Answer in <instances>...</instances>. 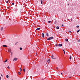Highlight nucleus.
Listing matches in <instances>:
<instances>
[{
    "label": "nucleus",
    "mask_w": 80,
    "mask_h": 80,
    "mask_svg": "<svg viewBox=\"0 0 80 80\" xmlns=\"http://www.w3.org/2000/svg\"><path fill=\"white\" fill-rule=\"evenodd\" d=\"M42 37L43 38H44L45 37V35H44V33H42Z\"/></svg>",
    "instance_id": "423d86ee"
},
{
    "label": "nucleus",
    "mask_w": 80,
    "mask_h": 80,
    "mask_svg": "<svg viewBox=\"0 0 80 80\" xmlns=\"http://www.w3.org/2000/svg\"><path fill=\"white\" fill-rule=\"evenodd\" d=\"M8 52H10V53H11V49L9 48L8 50Z\"/></svg>",
    "instance_id": "20e7f679"
},
{
    "label": "nucleus",
    "mask_w": 80,
    "mask_h": 80,
    "mask_svg": "<svg viewBox=\"0 0 80 80\" xmlns=\"http://www.w3.org/2000/svg\"><path fill=\"white\" fill-rule=\"evenodd\" d=\"M22 48H20V50H22Z\"/></svg>",
    "instance_id": "b1692460"
},
{
    "label": "nucleus",
    "mask_w": 80,
    "mask_h": 80,
    "mask_svg": "<svg viewBox=\"0 0 80 80\" xmlns=\"http://www.w3.org/2000/svg\"><path fill=\"white\" fill-rule=\"evenodd\" d=\"M80 29H79L77 31V33H78V32H80Z\"/></svg>",
    "instance_id": "9b49d317"
},
{
    "label": "nucleus",
    "mask_w": 80,
    "mask_h": 80,
    "mask_svg": "<svg viewBox=\"0 0 80 80\" xmlns=\"http://www.w3.org/2000/svg\"><path fill=\"white\" fill-rule=\"evenodd\" d=\"M78 42H80V40H78Z\"/></svg>",
    "instance_id": "e433bc0d"
},
{
    "label": "nucleus",
    "mask_w": 80,
    "mask_h": 80,
    "mask_svg": "<svg viewBox=\"0 0 80 80\" xmlns=\"http://www.w3.org/2000/svg\"><path fill=\"white\" fill-rule=\"evenodd\" d=\"M56 28H57V29H59V27L57 26V27H56Z\"/></svg>",
    "instance_id": "f8f14e48"
},
{
    "label": "nucleus",
    "mask_w": 80,
    "mask_h": 80,
    "mask_svg": "<svg viewBox=\"0 0 80 80\" xmlns=\"http://www.w3.org/2000/svg\"><path fill=\"white\" fill-rule=\"evenodd\" d=\"M6 77H7V78H8V77H9L8 75H7L6 76Z\"/></svg>",
    "instance_id": "412c9836"
},
{
    "label": "nucleus",
    "mask_w": 80,
    "mask_h": 80,
    "mask_svg": "<svg viewBox=\"0 0 80 80\" xmlns=\"http://www.w3.org/2000/svg\"><path fill=\"white\" fill-rule=\"evenodd\" d=\"M42 80H44V79H43V78H42Z\"/></svg>",
    "instance_id": "58836bf2"
},
{
    "label": "nucleus",
    "mask_w": 80,
    "mask_h": 80,
    "mask_svg": "<svg viewBox=\"0 0 80 80\" xmlns=\"http://www.w3.org/2000/svg\"><path fill=\"white\" fill-rule=\"evenodd\" d=\"M2 46L4 47H7V46L6 45H3Z\"/></svg>",
    "instance_id": "6e6552de"
},
{
    "label": "nucleus",
    "mask_w": 80,
    "mask_h": 80,
    "mask_svg": "<svg viewBox=\"0 0 80 80\" xmlns=\"http://www.w3.org/2000/svg\"><path fill=\"white\" fill-rule=\"evenodd\" d=\"M76 27H77V28H79V26H76Z\"/></svg>",
    "instance_id": "5701e85b"
},
{
    "label": "nucleus",
    "mask_w": 80,
    "mask_h": 80,
    "mask_svg": "<svg viewBox=\"0 0 80 80\" xmlns=\"http://www.w3.org/2000/svg\"><path fill=\"white\" fill-rule=\"evenodd\" d=\"M52 39H53V37L49 38L47 39V40H52Z\"/></svg>",
    "instance_id": "f257e3e1"
},
{
    "label": "nucleus",
    "mask_w": 80,
    "mask_h": 80,
    "mask_svg": "<svg viewBox=\"0 0 80 80\" xmlns=\"http://www.w3.org/2000/svg\"><path fill=\"white\" fill-rule=\"evenodd\" d=\"M69 59L70 60H71V59H72V56H70V57H69Z\"/></svg>",
    "instance_id": "4468645a"
},
{
    "label": "nucleus",
    "mask_w": 80,
    "mask_h": 80,
    "mask_svg": "<svg viewBox=\"0 0 80 80\" xmlns=\"http://www.w3.org/2000/svg\"><path fill=\"white\" fill-rule=\"evenodd\" d=\"M65 40L66 42H68V39H66Z\"/></svg>",
    "instance_id": "a211bd4d"
},
{
    "label": "nucleus",
    "mask_w": 80,
    "mask_h": 80,
    "mask_svg": "<svg viewBox=\"0 0 80 80\" xmlns=\"http://www.w3.org/2000/svg\"><path fill=\"white\" fill-rule=\"evenodd\" d=\"M46 34L47 36V37H48V36H49V35H48V33L46 32Z\"/></svg>",
    "instance_id": "0eeeda50"
},
{
    "label": "nucleus",
    "mask_w": 80,
    "mask_h": 80,
    "mask_svg": "<svg viewBox=\"0 0 80 80\" xmlns=\"http://www.w3.org/2000/svg\"><path fill=\"white\" fill-rule=\"evenodd\" d=\"M3 27H1V31H3Z\"/></svg>",
    "instance_id": "39448f33"
},
{
    "label": "nucleus",
    "mask_w": 80,
    "mask_h": 80,
    "mask_svg": "<svg viewBox=\"0 0 80 80\" xmlns=\"http://www.w3.org/2000/svg\"><path fill=\"white\" fill-rule=\"evenodd\" d=\"M18 59L17 58H14L13 59V61H14L15 60L16 61V60H17Z\"/></svg>",
    "instance_id": "f03ea898"
},
{
    "label": "nucleus",
    "mask_w": 80,
    "mask_h": 80,
    "mask_svg": "<svg viewBox=\"0 0 80 80\" xmlns=\"http://www.w3.org/2000/svg\"><path fill=\"white\" fill-rule=\"evenodd\" d=\"M8 69H10V67H9V66L8 67Z\"/></svg>",
    "instance_id": "bb28decb"
},
{
    "label": "nucleus",
    "mask_w": 80,
    "mask_h": 80,
    "mask_svg": "<svg viewBox=\"0 0 80 80\" xmlns=\"http://www.w3.org/2000/svg\"><path fill=\"white\" fill-rule=\"evenodd\" d=\"M40 29V28H38L36 29V30H39Z\"/></svg>",
    "instance_id": "1a4fd4ad"
},
{
    "label": "nucleus",
    "mask_w": 80,
    "mask_h": 80,
    "mask_svg": "<svg viewBox=\"0 0 80 80\" xmlns=\"http://www.w3.org/2000/svg\"><path fill=\"white\" fill-rule=\"evenodd\" d=\"M51 22V21H48V23H50Z\"/></svg>",
    "instance_id": "4be33fe9"
},
{
    "label": "nucleus",
    "mask_w": 80,
    "mask_h": 80,
    "mask_svg": "<svg viewBox=\"0 0 80 80\" xmlns=\"http://www.w3.org/2000/svg\"><path fill=\"white\" fill-rule=\"evenodd\" d=\"M1 77H3V75L2 74H1Z\"/></svg>",
    "instance_id": "72a5a7b5"
},
{
    "label": "nucleus",
    "mask_w": 80,
    "mask_h": 80,
    "mask_svg": "<svg viewBox=\"0 0 80 80\" xmlns=\"http://www.w3.org/2000/svg\"><path fill=\"white\" fill-rule=\"evenodd\" d=\"M69 33H71V31H69Z\"/></svg>",
    "instance_id": "7c9ffc66"
},
{
    "label": "nucleus",
    "mask_w": 80,
    "mask_h": 80,
    "mask_svg": "<svg viewBox=\"0 0 80 80\" xmlns=\"http://www.w3.org/2000/svg\"><path fill=\"white\" fill-rule=\"evenodd\" d=\"M12 5H14V3H12Z\"/></svg>",
    "instance_id": "c85d7f7f"
},
{
    "label": "nucleus",
    "mask_w": 80,
    "mask_h": 80,
    "mask_svg": "<svg viewBox=\"0 0 80 80\" xmlns=\"http://www.w3.org/2000/svg\"><path fill=\"white\" fill-rule=\"evenodd\" d=\"M53 55H52V56H51V58H52L53 59Z\"/></svg>",
    "instance_id": "ddd939ff"
},
{
    "label": "nucleus",
    "mask_w": 80,
    "mask_h": 80,
    "mask_svg": "<svg viewBox=\"0 0 80 80\" xmlns=\"http://www.w3.org/2000/svg\"><path fill=\"white\" fill-rule=\"evenodd\" d=\"M8 60L6 59V60L4 62H7V61Z\"/></svg>",
    "instance_id": "aec40b11"
},
{
    "label": "nucleus",
    "mask_w": 80,
    "mask_h": 80,
    "mask_svg": "<svg viewBox=\"0 0 80 80\" xmlns=\"http://www.w3.org/2000/svg\"><path fill=\"white\" fill-rule=\"evenodd\" d=\"M18 75H21V73H20V72H18Z\"/></svg>",
    "instance_id": "2eb2a0df"
},
{
    "label": "nucleus",
    "mask_w": 80,
    "mask_h": 80,
    "mask_svg": "<svg viewBox=\"0 0 80 80\" xmlns=\"http://www.w3.org/2000/svg\"><path fill=\"white\" fill-rule=\"evenodd\" d=\"M58 44H56L55 45L56 47H57V46H58Z\"/></svg>",
    "instance_id": "6ab92c4d"
},
{
    "label": "nucleus",
    "mask_w": 80,
    "mask_h": 80,
    "mask_svg": "<svg viewBox=\"0 0 80 80\" xmlns=\"http://www.w3.org/2000/svg\"><path fill=\"white\" fill-rule=\"evenodd\" d=\"M62 50L63 51V52H64V54H65V51L63 49H62Z\"/></svg>",
    "instance_id": "393cba45"
},
{
    "label": "nucleus",
    "mask_w": 80,
    "mask_h": 80,
    "mask_svg": "<svg viewBox=\"0 0 80 80\" xmlns=\"http://www.w3.org/2000/svg\"><path fill=\"white\" fill-rule=\"evenodd\" d=\"M41 4H43V1L41 0Z\"/></svg>",
    "instance_id": "9d476101"
},
{
    "label": "nucleus",
    "mask_w": 80,
    "mask_h": 80,
    "mask_svg": "<svg viewBox=\"0 0 80 80\" xmlns=\"http://www.w3.org/2000/svg\"><path fill=\"white\" fill-rule=\"evenodd\" d=\"M18 42H16L15 43V45H17V43Z\"/></svg>",
    "instance_id": "473e14b6"
},
{
    "label": "nucleus",
    "mask_w": 80,
    "mask_h": 80,
    "mask_svg": "<svg viewBox=\"0 0 80 80\" xmlns=\"http://www.w3.org/2000/svg\"><path fill=\"white\" fill-rule=\"evenodd\" d=\"M50 63V61H49V62H48V63Z\"/></svg>",
    "instance_id": "a19ab883"
},
{
    "label": "nucleus",
    "mask_w": 80,
    "mask_h": 80,
    "mask_svg": "<svg viewBox=\"0 0 80 80\" xmlns=\"http://www.w3.org/2000/svg\"><path fill=\"white\" fill-rule=\"evenodd\" d=\"M62 26H63V24H62Z\"/></svg>",
    "instance_id": "4c0bfd02"
},
{
    "label": "nucleus",
    "mask_w": 80,
    "mask_h": 80,
    "mask_svg": "<svg viewBox=\"0 0 80 80\" xmlns=\"http://www.w3.org/2000/svg\"><path fill=\"white\" fill-rule=\"evenodd\" d=\"M20 72H22V68H20Z\"/></svg>",
    "instance_id": "dca6fc26"
},
{
    "label": "nucleus",
    "mask_w": 80,
    "mask_h": 80,
    "mask_svg": "<svg viewBox=\"0 0 80 80\" xmlns=\"http://www.w3.org/2000/svg\"><path fill=\"white\" fill-rule=\"evenodd\" d=\"M6 3H8V1H6Z\"/></svg>",
    "instance_id": "cd10ccee"
},
{
    "label": "nucleus",
    "mask_w": 80,
    "mask_h": 80,
    "mask_svg": "<svg viewBox=\"0 0 80 80\" xmlns=\"http://www.w3.org/2000/svg\"><path fill=\"white\" fill-rule=\"evenodd\" d=\"M23 72H25V68H24V69H23Z\"/></svg>",
    "instance_id": "f3484780"
},
{
    "label": "nucleus",
    "mask_w": 80,
    "mask_h": 80,
    "mask_svg": "<svg viewBox=\"0 0 80 80\" xmlns=\"http://www.w3.org/2000/svg\"><path fill=\"white\" fill-rule=\"evenodd\" d=\"M61 75H63V73H61Z\"/></svg>",
    "instance_id": "f704fd0d"
},
{
    "label": "nucleus",
    "mask_w": 80,
    "mask_h": 80,
    "mask_svg": "<svg viewBox=\"0 0 80 80\" xmlns=\"http://www.w3.org/2000/svg\"><path fill=\"white\" fill-rule=\"evenodd\" d=\"M62 44H59L58 45V47H62Z\"/></svg>",
    "instance_id": "7ed1b4c3"
},
{
    "label": "nucleus",
    "mask_w": 80,
    "mask_h": 80,
    "mask_svg": "<svg viewBox=\"0 0 80 80\" xmlns=\"http://www.w3.org/2000/svg\"><path fill=\"white\" fill-rule=\"evenodd\" d=\"M48 61H50V59H49L48 60V61H47V62H48Z\"/></svg>",
    "instance_id": "a878e982"
},
{
    "label": "nucleus",
    "mask_w": 80,
    "mask_h": 80,
    "mask_svg": "<svg viewBox=\"0 0 80 80\" xmlns=\"http://www.w3.org/2000/svg\"><path fill=\"white\" fill-rule=\"evenodd\" d=\"M56 58H53V59H56Z\"/></svg>",
    "instance_id": "2f4dec72"
},
{
    "label": "nucleus",
    "mask_w": 80,
    "mask_h": 80,
    "mask_svg": "<svg viewBox=\"0 0 80 80\" xmlns=\"http://www.w3.org/2000/svg\"><path fill=\"white\" fill-rule=\"evenodd\" d=\"M69 78H71V77H69Z\"/></svg>",
    "instance_id": "ea45409f"
},
{
    "label": "nucleus",
    "mask_w": 80,
    "mask_h": 80,
    "mask_svg": "<svg viewBox=\"0 0 80 80\" xmlns=\"http://www.w3.org/2000/svg\"><path fill=\"white\" fill-rule=\"evenodd\" d=\"M56 68L57 70H58V67H56Z\"/></svg>",
    "instance_id": "c756f323"
},
{
    "label": "nucleus",
    "mask_w": 80,
    "mask_h": 80,
    "mask_svg": "<svg viewBox=\"0 0 80 80\" xmlns=\"http://www.w3.org/2000/svg\"><path fill=\"white\" fill-rule=\"evenodd\" d=\"M0 80H1V77H0Z\"/></svg>",
    "instance_id": "c9c22d12"
}]
</instances>
